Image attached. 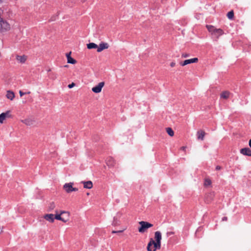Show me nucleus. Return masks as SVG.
Segmentation results:
<instances>
[{
  "instance_id": "nucleus-1",
  "label": "nucleus",
  "mask_w": 251,
  "mask_h": 251,
  "mask_svg": "<svg viewBox=\"0 0 251 251\" xmlns=\"http://www.w3.org/2000/svg\"><path fill=\"white\" fill-rule=\"evenodd\" d=\"M154 239H150L147 246L148 251H156L161 248V241L162 239L161 233L160 231H156L154 233Z\"/></svg>"
},
{
  "instance_id": "nucleus-2",
  "label": "nucleus",
  "mask_w": 251,
  "mask_h": 251,
  "mask_svg": "<svg viewBox=\"0 0 251 251\" xmlns=\"http://www.w3.org/2000/svg\"><path fill=\"white\" fill-rule=\"evenodd\" d=\"M56 214L54 216V219L61 221L64 223H66L69 220L70 213L67 211L62 210L59 214L57 213V211H55Z\"/></svg>"
},
{
  "instance_id": "nucleus-3",
  "label": "nucleus",
  "mask_w": 251,
  "mask_h": 251,
  "mask_svg": "<svg viewBox=\"0 0 251 251\" xmlns=\"http://www.w3.org/2000/svg\"><path fill=\"white\" fill-rule=\"evenodd\" d=\"M206 27L209 32L217 38L224 34L223 30L221 28H216L213 25H207Z\"/></svg>"
},
{
  "instance_id": "nucleus-4",
  "label": "nucleus",
  "mask_w": 251,
  "mask_h": 251,
  "mask_svg": "<svg viewBox=\"0 0 251 251\" xmlns=\"http://www.w3.org/2000/svg\"><path fill=\"white\" fill-rule=\"evenodd\" d=\"M11 28L10 25L1 17L0 22V32L9 31Z\"/></svg>"
},
{
  "instance_id": "nucleus-5",
  "label": "nucleus",
  "mask_w": 251,
  "mask_h": 251,
  "mask_svg": "<svg viewBox=\"0 0 251 251\" xmlns=\"http://www.w3.org/2000/svg\"><path fill=\"white\" fill-rule=\"evenodd\" d=\"M139 224L141 226L139 228V232L140 233H143L145 232V230L153 226V225L149 223L144 221H141L139 222Z\"/></svg>"
},
{
  "instance_id": "nucleus-6",
  "label": "nucleus",
  "mask_w": 251,
  "mask_h": 251,
  "mask_svg": "<svg viewBox=\"0 0 251 251\" xmlns=\"http://www.w3.org/2000/svg\"><path fill=\"white\" fill-rule=\"evenodd\" d=\"M73 184L74 183L73 182L66 183L63 185V189L68 193L73 191H77L78 189L75 187H73Z\"/></svg>"
},
{
  "instance_id": "nucleus-7",
  "label": "nucleus",
  "mask_w": 251,
  "mask_h": 251,
  "mask_svg": "<svg viewBox=\"0 0 251 251\" xmlns=\"http://www.w3.org/2000/svg\"><path fill=\"white\" fill-rule=\"evenodd\" d=\"M11 115L10 111H7L5 112L0 114V124H3L4 121L7 119L10 118Z\"/></svg>"
},
{
  "instance_id": "nucleus-8",
  "label": "nucleus",
  "mask_w": 251,
  "mask_h": 251,
  "mask_svg": "<svg viewBox=\"0 0 251 251\" xmlns=\"http://www.w3.org/2000/svg\"><path fill=\"white\" fill-rule=\"evenodd\" d=\"M27 59V56L23 54L16 55V59L18 63L24 64L25 63Z\"/></svg>"
},
{
  "instance_id": "nucleus-9",
  "label": "nucleus",
  "mask_w": 251,
  "mask_h": 251,
  "mask_svg": "<svg viewBox=\"0 0 251 251\" xmlns=\"http://www.w3.org/2000/svg\"><path fill=\"white\" fill-rule=\"evenodd\" d=\"M104 85V82H100L97 85L92 88V91L95 93H99L101 91Z\"/></svg>"
},
{
  "instance_id": "nucleus-10",
  "label": "nucleus",
  "mask_w": 251,
  "mask_h": 251,
  "mask_svg": "<svg viewBox=\"0 0 251 251\" xmlns=\"http://www.w3.org/2000/svg\"><path fill=\"white\" fill-rule=\"evenodd\" d=\"M108 47L109 45L108 43L102 42L100 44L99 46H98L97 51L99 52H101L103 50L108 49Z\"/></svg>"
},
{
  "instance_id": "nucleus-11",
  "label": "nucleus",
  "mask_w": 251,
  "mask_h": 251,
  "mask_svg": "<svg viewBox=\"0 0 251 251\" xmlns=\"http://www.w3.org/2000/svg\"><path fill=\"white\" fill-rule=\"evenodd\" d=\"M198 61V58H193L185 60L183 61V62L181 63V66H185L189 64L196 63Z\"/></svg>"
},
{
  "instance_id": "nucleus-12",
  "label": "nucleus",
  "mask_w": 251,
  "mask_h": 251,
  "mask_svg": "<svg viewBox=\"0 0 251 251\" xmlns=\"http://www.w3.org/2000/svg\"><path fill=\"white\" fill-rule=\"evenodd\" d=\"M106 163L107 165L110 167H113L115 166V162L114 159L111 157H108L106 159Z\"/></svg>"
},
{
  "instance_id": "nucleus-13",
  "label": "nucleus",
  "mask_w": 251,
  "mask_h": 251,
  "mask_svg": "<svg viewBox=\"0 0 251 251\" xmlns=\"http://www.w3.org/2000/svg\"><path fill=\"white\" fill-rule=\"evenodd\" d=\"M21 122L26 126H30L34 124V121L32 119L29 118L24 120H22Z\"/></svg>"
},
{
  "instance_id": "nucleus-14",
  "label": "nucleus",
  "mask_w": 251,
  "mask_h": 251,
  "mask_svg": "<svg viewBox=\"0 0 251 251\" xmlns=\"http://www.w3.org/2000/svg\"><path fill=\"white\" fill-rule=\"evenodd\" d=\"M43 218L50 223H53L54 221V215L52 214H45Z\"/></svg>"
},
{
  "instance_id": "nucleus-15",
  "label": "nucleus",
  "mask_w": 251,
  "mask_h": 251,
  "mask_svg": "<svg viewBox=\"0 0 251 251\" xmlns=\"http://www.w3.org/2000/svg\"><path fill=\"white\" fill-rule=\"evenodd\" d=\"M15 93L12 91H7L6 94V97L7 99L10 100H13L15 98Z\"/></svg>"
},
{
  "instance_id": "nucleus-16",
  "label": "nucleus",
  "mask_w": 251,
  "mask_h": 251,
  "mask_svg": "<svg viewBox=\"0 0 251 251\" xmlns=\"http://www.w3.org/2000/svg\"><path fill=\"white\" fill-rule=\"evenodd\" d=\"M240 153L244 155L251 156V151L248 148L241 149Z\"/></svg>"
},
{
  "instance_id": "nucleus-17",
  "label": "nucleus",
  "mask_w": 251,
  "mask_h": 251,
  "mask_svg": "<svg viewBox=\"0 0 251 251\" xmlns=\"http://www.w3.org/2000/svg\"><path fill=\"white\" fill-rule=\"evenodd\" d=\"M71 52H70L69 53L66 54L67 63L69 64H75L76 63V61L75 59H74L71 56Z\"/></svg>"
},
{
  "instance_id": "nucleus-18",
  "label": "nucleus",
  "mask_w": 251,
  "mask_h": 251,
  "mask_svg": "<svg viewBox=\"0 0 251 251\" xmlns=\"http://www.w3.org/2000/svg\"><path fill=\"white\" fill-rule=\"evenodd\" d=\"M83 184V187L86 189H91L93 187V183L91 181H82Z\"/></svg>"
},
{
  "instance_id": "nucleus-19",
  "label": "nucleus",
  "mask_w": 251,
  "mask_h": 251,
  "mask_svg": "<svg viewBox=\"0 0 251 251\" xmlns=\"http://www.w3.org/2000/svg\"><path fill=\"white\" fill-rule=\"evenodd\" d=\"M197 137L198 139L199 140H203L204 139V137L205 135L204 131L202 130H199L197 132Z\"/></svg>"
},
{
  "instance_id": "nucleus-20",
  "label": "nucleus",
  "mask_w": 251,
  "mask_h": 251,
  "mask_svg": "<svg viewBox=\"0 0 251 251\" xmlns=\"http://www.w3.org/2000/svg\"><path fill=\"white\" fill-rule=\"evenodd\" d=\"M214 193H210L205 199V201L206 203H209L211 202V201L213 200V197H214Z\"/></svg>"
},
{
  "instance_id": "nucleus-21",
  "label": "nucleus",
  "mask_w": 251,
  "mask_h": 251,
  "mask_svg": "<svg viewBox=\"0 0 251 251\" xmlns=\"http://www.w3.org/2000/svg\"><path fill=\"white\" fill-rule=\"evenodd\" d=\"M229 92L228 91H224L221 94V98L224 99H227L229 98Z\"/></svg>"
},
{
  "instance_id": "nucleus-22",
  "label": "nucleus",
  "mask_w": 251,
  "mask_h": 251,
  "mask_svg": "<svg viewBox=\"0 0 251 251\" xmlns=\"http://www.w3.org/2000/svg\"><path fill=\"white\" fill-rule=\"evenodd\" d=\"M87 47L88 49H97L98 45L94 43H90L87 44Z\"/></svg>"
},
{
  "instance_id": "nucleus-23",
  "label": "nucleus",
  "mask_w": 251,
  "mask_h": 251,
  "mask_svg": "<svg viewBox=\"0 0 251 251\" xmlns=\"http://www.w3.org/2000/svg\"><path fill=\"white\" fill-rule=\"evenodd\" d=\"M166 131L167 133L170 136H173L174 135V132L172 130V129L170 127H167L166 128Z\"/></svg>"
},
{
  "instance_id": "nucleus-24",
  "label": "nucleus",
  "mask_w": 251,
  "mask_h": 251,
  "mask_svg": "<svg viewBox=\"0 0 251 251\" xmlns=\"http://www.w3.org/2000/svg\"><path fill=\"white\" fill-rule=\"evenodd\" d=\"M55 208V204L54 202H50L49 206L48 209L49 211H51Z\"/></svg>"
},
{
  "instance_id": "nucleus-25",
  "label": "nucleus",
  "mask_w": 251,
  "mask_h": 251,
  "mask_svg": "<svg viewBox=\"0 0 251 251\" xmlns=\"http://www.w3.org/2000/svg\"><path fill=\"white\" fill-rule=\"evenodd\" d=\"M211 184V181L208 178H206L204 180V185L205 186H209Z\"/></svg>"
},
{
  "instance_id": "nucleus-26",
  "label": "nucleus",
  "mask_w": 251,
  "mask_h": 251,
  "mask_svg": "<svg viewBox=\"0 0 251 251\" xmlns=\"http://www.w3.org/2000/svg\"><path fill=\"white\" fill-rule=\"evenodd\" d=\"M227 16L229 19H232L234 16L233 12L232 11H231L228 12Z\"/></svg>"
},
{
  "instance_id": "nucleus-27",
  "label": "nucleus",
  "mask_w": 251,
  "mask_h": 251,
  "mask_svg": "<svg viewBox=\"0 0 251 251\" xmlns=\"http://www.w3.org/2000/svg\"><path fill=\"white\" fill-rule=\"evenodd\" d=\"M75 83L74 82H72V83L68 85V87L69 88L71 89L74 87L75 86Z\"/></svg>"
},
{
  "instance_id": "nucleus-28",
  "label": "nucleus",
  "mask_w": 251,
  "mask_h": 251,
  "mask_svg": "<svg viewBox=\"0 0 251 251\" xmlns=\"http://www.w3.org/2000/svg\"><path fill=\"white\" fill-rule=\"evenodd\" d=\"M189 56V54H187V53H183L182 54V57H184V58H186V57H188Z\"/></svg>"
},
{
  "instance_id": "nucleus-29",
  "label": "nucleus",
  "mask_w": 251,
  "mask_h": 251,
  "mask_svg": "<svg viewBox=\"0 0 251 251\" xmlns=\"http://www.w3.org/2000/svg\"><path fill=\"white\" fill-rule=\"evenodd\" d=\"M19 94L21 97L23 96L25 94L24 92H22V91H19Z\"/></svg>"
},
{
  "instance_id": "nucleus-30",
  "label": "nucleus",
  "mask_w": 251,
  "mask_h": 251,
  "mask_svg": "<svg viewBox=\"0 0 251 251\" xmlns=\"http://www.w3.org/2000/svg\"><path fill=\"white\" fill-rule=\"evenodd\" d=\"M176 65V63L175 62H172L170 64V66L172 67H174Z\"/></svg>"
},
{
  "instance_id": "nucleus-31",
  "label": "nucleus",
  "mask_w": 251,
  "mask_h": 251,
  "mask_svg": "<svg viewBox=\"0 0 251 251\" xmlns=\"http://www.w3.org/2000/svg\"><path fill=\"white\" fill-rule=\"evenodd\" d=\"M216 169L217 170H220L221 169V167L219 166H217L216 167Z\"/></svg>"
},
{
  "instance_id": "nucleus-32",
  "label": "nucleus",
  "mask_w": 251,
  "mask_h": 251,
  "mask_svg": "<svg viewBox=\"0 0 251 251\" xmlns=\"http://www.w3.org/2000/svg\"><path fill=\"white\" fill-rule=\"evenodd\" d=\"M249 145L250 147H251V139H250L249 141Z\"/></svg>"
},
{
  "instance_id": "nucleus-33",
  "label": "nucleus",
  "mask_w": 251,
  "mask_h": 251,
  "mask_svg": "<svg viewBox=\"0 0 251 251\" xmlns=\"http://www.w3.org/2000/svg\"><path fill=\"white\" fill-rule=\"evenodd\" d=\"M122 232V231H113L112 233H117V232Z\"/></svg>"
},
{
  "instance_id": "nucleus-34",
  "label": "nucleus",
  "mask_w": 251,
  "mask_h": 251,
  "mask_svg": "<svg viewBox=\"0 0 251 251\" xmlns=\"http://www.w3.org/2000/svg\"><path fill=\"white\" fill-rule=\"evenodd\" d=\"M172 234V232H168L167 233V234L168 236H169V235H171Z\"/></svg>"
},
{
  "instance_id": "nucleus-35",
  "label": "nucleus",
  "mask_w": 251,
  "mask_h": 251,
  "mask_svg": "<svg viewBox=\"0 0 251 251\" xmlns=\"http://www.w3.org/2000/svg\"><path fill=\"white\" fill-rule=\"evenodd\" d=\"M181 149L182 150H183V151H184V150H185V147H182L181 148Z\"/></svg>"
},
{
  "instance_id": "nucleus-36",
  "label": "nucleus",
  "mask_w": 251,
  "mask_h": 251,
  "mask_svg": "<svg viewBox=\"0 0 251 251\" xmlns=\"http://www.w3.org/2000/svg\"><path fill=\"white\" fill-rule=\"evenodd\" d=\"M25 94H30V92L28 91V92H25Z\"/></svg>"
},
{
  "instance_id": "nucleus-37",
  "label": "nucleus",
  "mask_w": 251,
  "mask_h": 251,
  "mask_svg": "<svg viewBox=\"0 0 251 251\" xmlns=\"http://www.w3.org/2000/svg\"><path fill=\"white\" fill-rule=\"evenodd\" d=\"M223 220H226V217H224Z\"/></svg>"
}]
</instances>
